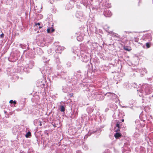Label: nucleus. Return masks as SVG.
Returning a JSON list of instances; mask_svg holds the SVG:
<instances>
[{
  "mask_svg": "<svg viewBox=\"0 0 153 153\" xmlns=\"http://www.w3.org/2000/svg\"><path fill=\"white\" fill-rule=\"evenodd\" d=\"M122 136V134L118 132L116 133L114 135V137L116 139H117L119 137H120Z\"/></svg>",
  "mask_w": 153,
  "mask_h": 153,
  "instance_id": "obj_1",
  "label": "nucleus"
},
{
  "mask_svg": "<svg viewBox=\"0 0 153 153\" xmlns=\"http://www.w3.org/2000/svg\"><path fill=\"white\" fill-rule=\"evenodd\" d=\"M77 40L79 41H81L83 39L82 37L81 36H78L77 37Z\"/></svg>",
  "mask_w": 153,
  "mask_h": 153,
  "instance_id": "obj_2",
  "label": "nucleus"
},
{
  "mask_svg": "<svg viewBox=\"0 0 153 153\" xmlns=\"http://www.w3.org/2000/svg\"><path fill=\"white\" fill-rule=\"evenodd\" d=\"M31 135V133L30 131H28L27 133L25 135V137L27 138L28 137H29Z\"/></svg>",
  "mask_w": 153,
  "mask_h": 153,
  "instance_id": "obj_3",
  "label": "nucleus"
},
{
  "mask_svg": "<svg viewBox=\"0 0 153 153\" xmlns=\"http://www.w3.org/2000/svg\"><path fill=\"white\" fill-rule=\"evenodd\" d=\"M60 107L61 109V111L62 112H63L65 111V108L63 106L61 105L60 106Z\"/></svg>",
  "mask_w": 153,
  "mask_h": 153,
  "instance_id": "obj_4",
  "label": "nucleus"
},
{
  "mask_svg": "<svg viewBox=\"0 0 153 153\" xmlns=\"http://www.w3.org/2000/svg\"><path fill=\"white\" fill-rule=\"evenodd\" d=\"M150 43L149 42H147L146 43V46L147 48H149L150 47Z\"/></svg>",
  "mask_w": 153,
  "mask_h": 153,
  "instance_id": "obj_5",
  "label": "nucleus"
},
{
  "mask_svg": "<svg viewBox=\"0 0 153 153\" xmlns=\"http://www.w3.org/2000/svg\"><path fill=\"white\" fill-rule=\"evenodd\" d=\"M9 102L11 104L14 103V104H15L16 103V102L15 101H13V100H10Z\"/></svg>",
  "mask_w": 153,
  "mask_h": 153,
  "instance_id": "obj_6",
  "label": "nucleus"
},
{
  "mask_svg": "<svg viewBox=\"0 0 153 153\" xmlns=\"http://www.w3.org/2000/svg\"><path fill=\"white\" fill-rule=\"evenodd\" d=\"M116 127H117L118 128H120V124H119L118 122L117 123Z\"/></svg>",
  "mask_w": 153,
  "mask_h": 153,
  "instance_id": "obj_7",
  "label": "nucleus"
},
{
  "mask_svg": "<svg viewBox=\"0 0 153 153\" xmlns=\"http://www.w3.org/2000/svg\"><path fill=\"white\" fill-rule=\"evenodd\" d=\"M50 27H48L47 29V32L48 33H50Z\"/></svg>",
  "mask_w": 153,
  "mask_h": 153,
  "instance_id": "obj_8",
  "label": "nucleus"
},
{
  "mask_svg": "<svg viewBox=\"0 0 153 153\" xmlns=\"http://www.w3.org/2000/svg\"><path fill=\"white\" fill-rule=\"evenodd\" d=\"M114 37H117V38H119L120 37V36L119 35H118V34H117V35H114Z\"/></svg>",
  "mask_w": 153,
  "mask_h": 153,
  "instance_id": "obj_9",
  "label": "nucleus"
},
{
  "mask_svg": "<svg viewBox=\"0 0 153 153\" xmlns=\"http://www.w3.org/2000/svg\"><path fill=\"white\" fill-rule=\"evenodd\" d=\"M4 36V34L3 33H2L0 35V37L1 38H3Z\"/></svg>",
  "mask_w": 153,
  "mask_h": 153,
  "instance_id": "obj_10",
  "label": "nucleus"
},
{
  "mask_svg": "<svg viewBox=\"0 0 153 153\" xmlns=\"http://www.w3.org/2000/svg\"><path fill=\"white\" fill-rule=\"evenodd\" d=\"M120 128H117L115 130V131H116V132H118V131H120Z\"/></svg>",
  "mask_w": 153,
  "mask_h": 153,
  "instance_id": "obj_11",
  "label": "nucleus"
},
{
  "mask_svg": "<svg viewBox=\"0 0 153 153\" xmlns=\"http://www.w3.org/2000/svg\"><path fill=\"white\" fill-rule=\"evenodd\" d=\"M73 93H72V94H69V96H70V97H72L73 96Z\"/></svg>",
  "mask_w": 153,
  "mask_h": 153,
  "instance_id": "obj_12",
  "label": "nucleus"
},
{
  "mask_svg": "<svg viewBox=\"0 0 153 153\" xmlns=\"http://www.w3.org/2000/svg\"><path fill=\"white\" fill-rule=\"evenodd\" d=\"M55 31L54 29L53 28H52V30H51V32H53Z\"/></svg>",
  "mask_w": 153,
  "mask_h": 153,
  "instance_id": "obj_13",
  "label": "nucleus"
},
{
  "mask_svg": "<svg viewBox=\"0 0 153 153\" xmlns=\"http://www.w3.org/2000/svg\"><path fill=\"white\" fill-rule=\"evenodd\" d=\"M36 25H38L39 26L40 25V24L39 23H36L35 24Z\"/></svg>",
  "mask_w": 153,
  "mask_h": 153,
  "instance_id": "obj_14",
  "label": "nucleus"
},
{
  "mask_svg": "<svg viewBox=\"0 0 153 153\" xmlns=\"http://www.w3.org/2000/svg\"><path fill=\"white\" fill-rule=\"evenodd\" d=\"M42 27V26H39V29H41Z\"/></svg>",
  "mask_w": 153,
  "mask_h": 153,
  "instance_id": "obj_15",
  "label": "nucleus"
},
{
  "mask_svg": "<svg viewBox=\"0 0 153 153\" xmlns=\"http://www.w3.org/2000/svg\"><path fill=\"white\" fill-rule=\"evenodd\" d=\"M39 125H40V126H42V123H41V122H40V124H39Z\"/></svg>",
  "mask_w": 153,
  "mask_h": 153,
  "instance_id": "obj_16",
  "label": "nucleus"
},
{
  "mask_svg": "<svg viewBox=\"0 0 153 153\" xmlns=\"http://www.w3.org/2000/svg\"><path fill=\"white\" fill-rule=\"evenodd\" d=\"M121 121H122V122H124V119H122V120H121Z\"/></svg>",
  "mask_w": 153,
  "mask_h": 153,
  "instance_id": "obj_17",
  "label": "nucleus"
}]
</instances>
